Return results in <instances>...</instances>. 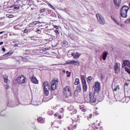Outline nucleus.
<instances>
[{"label": "nucleus", "instance_id": "1", "mask_svg": "<svg viewBox=\"0 0 130 130\" xmlns=\"http://www.w3.org/2000/svg\"><path fill=\"white\" fill-rule=\"evenodd\" d=\"M50 86L48 84V82L45 81L43 84V89L45 96L49 95V90Z\"/></svg>", "mask_w": 130, "mask_h": 130}, {"label": "nucleus", "instance_id": "2", "mask_svg": "<svg viewBox=\"0 0 130 130\" xmlns=\"http://www.w3.org/2000/svg\"><path fill=\"white\" fill-rule=\"evenodd\" d=\"M63 95L65 98L72 97V91L70 86H67L63 88Z\"/></svg>", "mask_w": 130, "mask_h": 130}, {"label": "nucleus", "instance_id": "3", "mask_svg": "<svg viewBox=\"0 0 130 130\" xmlns=\"http://www.w3.org/2000/svg\"><path fill=\"white\" fill-rule=\"evenodd\" d=\"M57 87H58V79L57 78H54L51 82V90L54 91Z\"/></svg>", "mask_w": 130, "mask_h": 130}, {"label": "nucleus", "instance_id": "4", "mask_svg": "<svg viewBox=\"0 0 130 130\" xmlns=\"http://www.w3.org/2000/svg\"><path fill=\"white\" fill-rule=\"evenodd\" d=\"M96 17L98 20V23L100 25H105V19L104 17L102 16L100 13H98L96 14Z\"/></svg>", "mask_w": 130, "mask_h": 130}, {"label": "nucleus", "instance_id": "5", "mask_svg": "<svg viewBox=\"0 0 130 130\" xmlns=\"http://www.w3.org/2000/svg\"><path fill=\"white\" fill-rule=\"evenodd\" d=\"M129 9L128 7L126 6H124L122 7L120 15L122 18H126L127 17V14Z\"/></svg>", "mask_w": 130, "mask_h": 130}, {"label": "nucleus", "instance_id": "6", "mask_svg": "<svg viewBox=\"0 0 130 130\" xmlns=\"http://www.w3.org/2000/svg\"><path fill=\"white\" fill-rule=\"evenodd\" d=\"M17 81L18 84L20 85L22 84H25L26 83V77L24 75H21L20 77L17 78Z\"/></svg>", "mask_w": 130, "mask_h": 130}, {"label": "nucleus", "instance_id": "7", "mask_svg": "<svg viewBox=\"0 0 130 130\" xmlns=\"http://www.w3.org/2000/svg\"><path fill=\"white\" fill-rule=\"evenodd\" d=\"M93 89L94 93H99L100 92V83L95 82L94 85L93 86Z\"/></svg>", "mask_w": 130, "mask_h": 130}, {"label": "nucleus", "instance_id": "8", "mask_svg": "<svg viewBox=\"0 0 130 130\" xmlns=\"http://www.w3.org/2000/svg\"><path fill=\"white\" fill-rule=\"evenodd\" d=\"M114 71L115 74H118L120 72V63L116 62L114 66Z\"/></svg>", "mask_w": 130, "mask_h": 130}, {"label": "nucleus", "instance_id": "9", "mask_svg": "<svg viewBox=\"0 0 130 130\" xmlns=\"http://www.w3.org/2000/svg\"><path fill=\"white\" fill-rule=\"evenodd\" d=\"M81 91H82V88L81 87V85H78L76 87V89L74 92V95L76 97H78V96H79V93H81Z\"/></svg>", "mask_w": 130, "mask_h": 130}, {"label": "nucleus", "instance_id": "10", "mask_svg": "<svg viewBox=\"0 0 130 130\" xmlns=\"http://www.w3.org/2000/svg\"><path fill=\"white\" fill-rule=\"evenodd\" d=\"M89 100L91 103H93V104L96 103V98L94 96V94L93 93H89Z\"/></svg>", "mask_w": 130, "mask_h": 130}, {"label": "nucleus", "instance_id": "11", "mask_svg": "<svg viewBox=\"0 0 130 130\" xmlns=\"http://www.w3.org/2000/svg\"><path fill=\"white\" fill-rule=\"evenodd\" d=\"M112 20L114 21L115 24H116L118 26H120V27H123V24L121 23L117 19L115 18L114 17L111 16V17Z\"/></svg>", "mask_w": 130, "mask_h": 130}, {"label": "nucleus", "instance_id": "12", "mask_svg": "<svg viewBox=\"0 0 130 130\" xmlns=\"http://www.w3.org/2000/svg\"><path fill=\"white\" fill-rule=\"evenodd\" d=\"M30 79H31V83H33L34 84H38V80H37V78H36L34 75L30 76Z\"/></svg>", "mask_w": 130, "mask_h": 130}, {"label": "nucleus", "instance_id": "13", "mask_svg": "<svg viewBox=\"0 0 130 130\" xmlns=\"http://www.w3.org/2000/svg\"><path fill=\"white\" fill-rule=\"evenodd\" d=\"M71 55L73 56L74 58H79L80 56H81V53L77 52L76 53H72L71 54Z\"/></svg>", "mask_w": 130, "mask_h": 130}, {"label": "nucleus", "instance_id": "14", "mask_svg": "<svg viewBox=\"0 0 130 130\" xmlns=\"http://www.w3.org/2000/svg\"><path fill=\"white\" fill-rule=\"evenodd\" d=\"M114 3L115 6L119 7L120 6V4H121V0H114Z\"/></svg>", "mask_w": 130, "mask_h": 130}, {"label": "nucleus", "instance_id": "15", "mask_svg": "<svg viewBox=\"0 0 130 130\" xmlns=\"http://www.w3.org/2000/svg\"><path fill=\"white\" fill-rule=\"evenodd\" d=\"M38 120L39 122H40L41 123H44V122H45V119L41 117L39 118L38 119Z\"/></svg>", "mask_w": 130, "mask_h": 130}, {"label": "nucleus", "instance_id": "16", "mask_svg": "<svg viewBox=\"0 0 130 130\" xmlns=\"http://www.w3.org/2000/svg\"><path fill=\"white\" fill-rule=\"evenodd\" d=\"M3 78L5 83H8V81H9V76H8L7 75H5L3 76Z\"/></svg>", "mask_w": 130, "mask_h": 130}, {"label": "nucleus", "instance_id": "17", "mask_svg": "<svg viewBox=\"0 0 130 130\" xmlns=\"http://www.w3.org/2000/svg\"><path fill=\"white\" fill-rule=\"evenodd\" d=\"M8 56L6 55V54L0 57V60H4L5 59H8Z\"/></svg>", "mask_w": 130, "mask_h": 130}, {"label": "nucleus", "instance_id": "18", "mask_svg": "<svg viewBox=\"0 0 130 130\" xmlns=\"http://www.w3.org/2000/svg\"><path fill=\"white\" fill-rule=\"evenodd\" d=\"M83 84V91L84 92H86L87 91V83L85 82L84 83H82Z\"/></svg>", "mask_w": 130, "mask_h": 130}, {"label": "nucleus", "instance_id": "19", "mask_svg": "<svg viewBox=\"0 0 130 130\" xmlns=\"http://www.w3.org/2000/svg\"><path fill=\"white\" fill-rule=\"evenodd\" d=\"M81 80L82 84L86 83V79H85V75H81Z\"/></svg>", "mask_w": 130, "mask_h": 130}, {"label": "nucleus", "instance_id": "20", "mask_svg": "<svg viewBox=\"0 0 130 130\" xmlns=\"http://www.w3.org/2000/svg\"><path fill=\"white\" fill-rule=\"evenodd\" d=\"M106 57H107V52H106L103 54V60H106Z\"/></svg>", "mask_w": 130, "mask_h": 130}, {"label": "nucleus", "instance_id": "21", "mask_svg": "<svg viewBox=\"0 0 130 130\" xmlns=\"http://www.w3.org/2000/svg\"><path fill=\"white\" fill-rule=\"evenodd\" d=\"M67 64H73V60H68L66 61Z\"/></svg>", "mask_w": 130, "mask_h": 130}, {"label": "nucleus", "instance_id": "22", "mask_svg": "<svg viewBox=\"0 0 130 130\" xmlns=\"http://www.w3.org/2000/svg\"><path fill=\"white\" fill-rule=\"evenodd\" d=\"M73 64H75V66H80V62L73 60Z\"/></svg>", "mask_w": 130, "mask_h": 130}, {"label": "nucleus", "instance_id": "23", "mask_svg": "<svg viewBox=\"0 0 130 130\" xmlns=\"http://www.w3.org/2000/svg\"><path fill=\"white\" fill-rule=\"evenodd\" d=\"M80 84V79L78 78H76L75 79V82H74L75 85H79Z\"/></svg>", "mask_w": 130, "mask_h": 130}, {"label": "nucleus", "instance_id": "24", "mask_svg": "<svg viewBox=\"0 0 130 130\" xmlns=\"http://www.w3.org/2000/svg\"><path fill=\"white\" fill-rule=\"evenodd\" d=\"M76 113H77V109H73L72 111L71 112V115L76 114Z\"/></svg>", "mask_w": 130, "mask_h": 130}, {"label": "nucleus", "instance_id": "25", "mask_svg": "<svg viewBox=\"0 0 130 130\" xmlns=\"http://www.w3.org/2000/svg\"><path fill=\"white\" fill-rule=\"evenodd\" d=\"M92 80H93V77L92 76H89L87 78V82L88 83H90V82H91V81H92Z\"/></svg>", "mask_w": 130, "mask_h": 130}, {"label": "nucleus", "instance_id": "26", "mask_svg": "<svg viewBox=\"0 0 130 130\" xmlns=\"http://www.w3.org/2000/svg\"><path fill=\"white\" fill-rule=\"evenodd\" d=\"M68 110H69V111H73V110L74 109V106H70L68 108Z\"/></svg>", "mask_w": 130, "mask_h": 130}, {"label": "nucleus", "instance_id": "27", "mask_svg": "<svg viewBox=\"0 0 130 130\" xmlns=\"http://www.w3.org/2000/svg\"><path fill=\"white\" fill-rule=\"evenodd\" d=\"M112 89L113 91H117V89L119 90V86L118 85H117L114 88L112 87Z\"/></svg>", "mask_w": 130, "mask_h": 130}, {"label": "nucleus", "instance_id": "28", "mask_svg": "<svg viewBox=\"0 0 130 130\" xmlns=\"http://www.w3.org/2000/svg\"><path fill=\"white\" fill-rule=\"evenodd\" d=\"M85 101L87 103H88V102H90V96H89V97H88V96L85 97Z\"/></svg>", "mask_w": 130, "mask_h": 130}, {"label": "nucleus", "instance_id": "29", "mask_svg": "<svg viewBox=\"0 0 130 130\" xmlns=\"http://www.w3.org/2000/svg\"><path fill=\"white\" fill-rule=\"evenodd\" d=\"M12 103H13V102H9L8 104V106H9V107H15V106H16L12 105Z\"/></svg>", "mask_w": 130, "mask_h": 130}, {"label": "nucleus", "instance_id": "30", "mask_svg": "<svg viewBox=\"0 0 130 130\" xmlns=\"http://www.w3.org/2000/svg\"><path fill=\"white\" fill-rule=\"evenodd\" d=\"M42 103V102H38L37 103H33V105H36L37 106H38V105H39V104H41Z\"/></svg>", "mask_w": 130, "mask_h": 130}, {"label": "nucleus", "instance_id": "31", "mask_svg": "<svg viewBox=\"0 0 130 130\" xmlns=\"http://www.w3.org/2000/svg\"><path fill=\"white\" fill-rule=\"evenodd\" d=\"M125 71L126 72H127V73H128V74H129L130 75V69H128L126 67H125Z\"/></svg>", "mask_w": 130, "mask_h": 130}, {"label": "nucleus", "instance_id": "32", "mask_svg": "<svg viewBox=\"0 0 130 130\" xmlns=\"http://www.w3.org/2000/svg\"><path fill=\"white\" fill-rule=\"evenodd\" d=\"M47 11V9H41L40 10V13H45V12H46Z\"/></svg>", "mask_w": 130, "mask_h": 130}, {"label": "nucleus", "instance_id": "33", "mask_svg": "<svg viewBox=\"0 0 130 130\" xmlns=\"http://www.w3.org/2000/svg\"><path fill=\"white\" fill-rule=\"evenodd\" d=\"M20 57L22 58L23 61H28V59H27V58L23 57L22 56Z\"/></svg>", "mask_w": 130, "mask_h": 130}, {"label": "nucleus", "instance_id": "34", "mask_svg": "<svg viewBox=\"0 0 130 130\" xmlns=\"http://www.w3.org/2000/svg\"><path fill=\"white\" fill-rule=\"evenodd\" d=\"M47 5L50 7V8H51V9L54 10V8L53 7V6L51 4H50L49 3H48Z\"/></svg>", "mask_w": 130, "mask_h": 130}, {"label": "nucleus", "instance_id": "35", "mask_svg": "<svg viewBox=\"0 0 130 130\" xmlns=\"http://www.w3.org/2000/svg\"><path fill=\"white\" fill-rule=\"evenodd\" d=\"M125 24H130V18L125 21Z\"/></svg>", "mask_w": 130, "mask_h": 130}, {"label": "nucleus", "instance_id": "36", "mask_svg": "<svg viewBox=\"0 0 130 130\" xmlns=\"http://www.w3.org/2000/svg\"><path fill=\"white\" fill-rule=\"evenodd\" d=\"M12 54H13V53H10V52H9L8 53L5 54V55H7V56H10L12 55Z\"/></svg>", "mask_w": 130, "mask_h": 130}, {"label": "nucleus", "instance_id": "37", "mask_svg": "<svg viewBox=\"0 0 130 130\" xmlns=\"http://www.w3.org/2000/svg\"><path fill=\"white\" fill-rule=\"evenodd\" d=\"M7 18H14V15H12V14H10V15H7Z\"/></svg>", "mask_w": 130, "mask_h": 130}, {"label": "nucleus", "instance_id": "38", "mask_svg": "<svg viewBox=\"0 0 130 130\" xmlns=\"http://www.w3.org/2000/svg\"><path fill=\"white\" fill-rule=\"evenodd\" d=\"M66 74L67 75L68 77H71V72H69V71H67Z\"/></svg>", "mask_w": 130, "mask_h": 130}, {"label": "nucleus", "instance_id": "39", "mask_svg": "<svg viewBox=\"0 0 130 130\" xmlns=\"http://www.w3.org/2000/svg\"><path fill=\"white\" fill-rule=\"evenodd\" d=\"M59 111L61 113H63V112H64V110H63V108H60L59 109Z\"/></svg>", "mask_w": 130, "mask_h": 130}, {"label": "nucleus", "instance_id": "40", "mask_svg": "<svg viewBox=\"0 0 130 130\" xmlns=\"http://www.w3.org/2000/svg\"><path fill=\"white\" fill-rule=\"evenodd\" d=\"M92 118V114H90L89 115V116L87 117V119L89 120V118Z\"/></svg>", "mask_w": 130, "mask_h": 130}, {"label": "nucleus", "instance_id": "41", "mask_svg": "<svg viewBox=\"0 0 130 130\" xmlns=\"http://www.w3.org/2000/svg\"><path fill=\"white\" fill-rule=\"evenodd\" d=\"M58 127H59L58 126H54L53 129L56 130V128H58Z\"/></svg>", "mask_w": 130, "mask_h": 130}, {"label": "nucleus", "instance_id": "42", "mask_svg": "<svg viewBox=\"0 0 130 130\" xmlns=\"http://www.w3.org/2000/svg\"><path fill=\"white\" fill-rule=\"evenodd\" d=\"M9 88H10V86H9V85L7 84L6 86V89L8 90Z\"/></svg>", "mask_w": 130, "mask_h": 130}, {"label": "nucleus", "instance_id": "43", "mask_svg": "<svg viewBox=\"0 0 130 130\" xmlns=\"http://www.w3.org/2000/svg\"><path fill=\"white\" fill-rule=\"evenodd\" d=\"M24 33H27L28 32V29H25L23 31Z\"/></svg>", "mask_w": 130, "mask_h": 130}, {"label": "nucleus", "instance_id": "44", "mask_svg": "<svg viewBox=\"0 0 130 130\" xmlns=\"http://www.w3.org/2000/svg\"><path fill=\"white\" fill-rule=\"evenodd\" d=\"M34 23L35 25H37V24H39V21H35Z\"/></svg>", "mask_w": 130, "mask_h": 130}, {"label": "nucleus", "instance_id": "45", "mask_svg": "<svg viewBox=\"0 0 130 130\" xmlns=\"http://www.w3.org/2000/svg\"><path fill=\"white\" fill-rule=\"evenodd\" d=\"M55 33H56V34H59V31H58V30H55Z\"/></svg>", "mask_w": 130, "mask_h": 130}, {"label": "nucleus", "instance_id": "46", "mask_svg": "<svg viewBox=\"0 0 130 130\" xmlns=\"http://www.w3.org/2000/svg\"><path fill=\"white\" fill-rule=\"evenodd\" d=\"M54 116L55 117H57V116H58V113H57L54 114Z\"/></svg>", "mask_w": 130, "mask_h": 130}, {"label": "nucleus", "instance_id": "47", "mask_svg": "<svg viewBox=\"0 0 130 130\" xmlns=\"http://www.w3.org/2000/svg\"><path fill=\"white\" fill-rule=\"evenodd\" d=\"M54 27L55 28V29H58V26L57 25H54Z\"/></svg>", "mask_w": 130, "mask_h": 130}, {"label": "nucleus", "instance_id": "48", "mask_svg": "<svg viewBox=\"0 0 130 130\" xmlns=\"http://www.w3.org/2000/svg\"><path fill=\"white\" fill-rule=\"evenodd\" d=\"M15 10H18V9H20L19 7H14Z\"/></svg>", "mask_w": 130, "mask_h": 130}, {"label": "nucleus", "instance_id": "49", "mask_svg": "<svg viewBox=\"0 0 130 130\" xmlns=\"http://www.w3.org/2000/svg\"><path fill=\"white\" fill-rule=\"evenodd\" d=\"M14 47H18V44H14Z\"/></svg>", "mask_w": 130, "mask_h": 130}, {"label": "nucleus", "instance_id": "50", "mask_svg": "<svg viewBox=\"0 0 130 130\" xmlns=\"http://www.w3.org/2000/svg\"><path fill=\"white\" fill-rule=\"evenodd\" d=\"M2 50H3V51H6V48H3Z\"/></svg>", "mask_w": 130, "mask_h": 130}, {"label": "nucleus", "instance_id": "51", "mask_svg": "<svg viewBox=\"0 0 130 130\" xmlns=\"http://www.w3.org/2000/svg\"><path fill=\"white\" fill-rule=\"evenodd\" d=\"M4 44V42H0V45H3Z\"/></svg>", "mask_w": 130, "mask_h": 130}, {"label": "nucleus", "instance_id": "52", "mask_svg": "<svg viewBox=\"0 0 130 130\" xmlns=\"http://www.w3.org/2000/svg\"><path fill=\"white\" fill-rule=\"evenodd\" d=\"M16 62H18L19 63H21V62H20V60H16Z\"/></svg>", "mask_w": 130, "mask_h": 130}, {"label": "nucleus", "instance_id": "53", "mask_svg": "<svg viewBox=\"0 0 130 130\" xmlns=\"http://www.w3.org/2000/svg\"><path fill=\"white\" fill-rule=\"evenodd\" d=\"M58 118H59V119H61V115L58 116Z\"/></svg>", "mask_w": 130, "mask_h": 130}, {"label": "nucleus", "instance_id": "54", "mask_svg": "<svg viewBox=\"0 0 130 130\" xmlns=\"http://www.w3.org/2000/svg\"><path fill=\"white\" fill-rule=\"evenodd\" d=\"M77 117H78V118H81V117H82V116H81L80 115H78Z\"/></svg>", "mask_w": 130, "mask_h": 130}, {"label": "nucleus", "instance_id": "55", "mask_svg": "<svg viewBox=\"0 0 130 130\" xmlns=\"http://www.w3.org/2000/svg\"><path fill=\"white\" fill-rule=\"evenodd\" d=\"M14 7H15V5H12L10 8H14Z\"/></svg>", "mask_w": 130, "mask_h": 130}, {"label": "nucleus", "instance_id": "56", "mask_svg": "<svg viewBox=\"0 0 130 130\" xmlns=\"http://www.w3.org/2000/svg\"><path fill=\"white\" fill-rule=\"evenodd\" d=\"M4 33V31L0 32V34H3Z\"/></svg>", "mask_w": 130, "mask_h": 130}, {"label": "nucleus", "instance_id": "57", "mask_svg": "<svg viewBox=\"0 0 130 130\" xmlns=\"http://www.w3.org/2000/svg\"><path fill=\"white\" fill-rule=\"evenodd\" d=\"M39 31H40V29H38L37 32H39Z\"/></svg>", "mask_w": 130, "mask_h": 130}, {"label": "nucleus", "instance_id": "58", "mask_svg": "<svg viewBox=\"0 0 130 130\" xmlns=\"http://www.w3.org/2000/svg\"><path fill=\"white\" fill-rule=\"evenodd\" d=\"M80 109H83V107H81Z\"/></svg>", "mask_w": 130, "mask_h": 130}, {"label": "nucleus", "instance_id": "59", "mask_svg": "<svg viewBox=\"0 0 130 130\" xmlns=\"http://www.w3.org/2000/svg\"><path fill=\"white\" fill-rule=\"evenodd\" d=\"M125 85H126V86H128V84L126 83Z\"/></svg>", "mask_w": 130, "mask_h": 130}, {"label": "nucleus", "instance_id": "60", "mask_svg": "<svg viewBox=\"0 0 130 130\" xmlns=\"http://www.w3.org/2000/svg\"><path fill=\"white\" fill-rule=\"evenodd\" d=\"M63 73H66V71L64 70V71H63Z\"/></svg>", "mask_w": 130, "mask_h": 130}, {"label": "nucleus", "instance_id": "61", "mask_svg": "<svg viewBox=\"0 0 130 130\" xmlns=\"http://www.w3.org/2000/svg\"><path fill=\"white\" fill-rule=\"evenodd\" d=\"M43 101H44V102H46L45 101H44V100H43Z\"/></svg>", "mask_w": 130, "mask_h": 130}, {"label": "nucleus", "instance_id": "62", "mask_svg": "<svg viewBox=\"0 0 130 130\" xmlns=\"http://www.w3.org/2000/svg\"><path fill=\"white\" fill-rule=\"evenodd\" d=\"M85 110L84 109H82V111H83L84 112V111Z\"/></svg>", "mask_w": 130, "mask_h": 130}]
</instances>
